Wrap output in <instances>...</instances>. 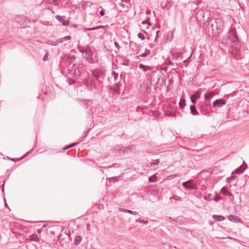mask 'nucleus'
Here are the masks:
<instances>
[{"label":"nucleus","instance_id":"48","mask_svg":"<svg viewBox=\"0 0 249 249\" xmlns=\"http://www.w3.org/2000/svg\"><path fill=\"white\" fill-rule=\"evenodd\" d=\"M42 231V229H38L37 230V232L38 233H40Z\"/></svg>","mask_w":249,"mask_h":249},{"label":"nucleus","instance_id":"8","mask_svg":"<svg viewBox=\"0 0 249 249\" xmlns=\"http://www.w3.org/2000/svg\"><path fill=\"white\" fill-rule=\"evenodd\" d=\"M193 181L190 179L187 181L184 182L182 183L183 187L188 188L189 189H196V186L195 184H192Z\"/></svg>","mask_w":249,"mask_h":249},{"label":"nucleus","instance_id":"40","mask_svg":"<svg viewBox=\"0 0 249 249\" xmlns=\"http://www.w3.org/2000/svg\"><path fill=\"white\" fill-rule=\"evenodd\" d=\"M196 99L195 98H194V97H191V102L193 104H195L196 103Z\"/></svg>","mask_w":249,"mask_h":249},{"label":"nucleus","instance_id":"11","mask_svg":"<svg viewBox=\"0 0 249 249\" xmlns=\"http://www.w3.org/2000/svg\"><path fill=\"white\" fill-rule=\"evenodd\" d=\"M221 192L224 196H232V194L231 192L228 191L224 187L221 189Z\"/></svg>","mask_w":249,"mask_h":249},{"label":"nucleus","instance_id":"28","mask_svg":"<svg viewBox=\"0 0 249 249\" xmlns=\"http://www.w3.org/2000/svg\"><path fill=\"white\" fill-rule=\"evenodd\" d=\"M118 181V178L117 177H111L109 178V181L110 182H117Z\"/></svg>","mask_w":249,"mask_h":249},{"label":"nucleus","instance_id":"31","mask_svg":"<svg viewBox=\"0 0 249 249\" xmlns=\"http://www.w3.org/2000/svg\"><path fill=\"white\" fill-rule=\"evenodd\" d=\"M192 97H194L196 99H198L200 97V93L197 92L196 94H194Z\"/></svg>","mask_w":249,"mask_h":249},{"label":"nucleus","instance_id":"20","mask_svg":"<svg viewBox=\"0 0 249 249\" xmlns=\"http://www.w3.org/2000/svg\"><path fill=\"white\" fill-rule=\"evenodd\" d=\"M76 57L74 55H68L67 57V61L70 63L74 61Z\"/></svg>","mask_w":249,"mask_h":249},{"label":"nucleus","instance_id":"49","mask_svg":"<svg viewBox=\"0 0 249 249\" xmlns=\"http://www.w3.org/2000/svg\"><path fill=\"white\" fill-rule=\"evenodd\" d=\"M159 32V31H156V36L155 40H156L157 38H158Z\"/></svg>","mask_w":249,"mask_h":249},{"label":"nucleus","instance_id":"34","mask_svg":"<svg viewBox=\"0 0 249 249\" xmlns=\"http://www.w3.org/2000/svg\"><path fill=\"white\" fill-rule=\"evenodd\" d=\"M159 163V160H153L151 162V164H158Z\"/></svg>","mask_w":249,"mask_h":249},{"label":"nucleus","instance_id":"29","mask_svg":"<svg viewBox=\"0 0 249 249\" xmlns=\"http://www.w3.org/2000/svg\"><path fill=\"white\" fill-rule=\"evenodd\" d=\"M74 74L76 75L80 76L81 74V72L79 68L76 69L74 71Z\"/></svg>","mask_w":249,"mask_h":249},{"label":"nucleus","instance_id":"21","mask_svg":"<svg viewBox=\"0 0 249 249\" xmlns=\"http://www.w3.org/2000/svg\"><path fill=\"white\" fill-rule=\"evenodd\" d=\"M82 238L79 236H76L74 239V244L76 245H78L81 241Z\"/></svg>","mask_w":249,"mask_h":249},{"label":"nucleus","instance_id":"33","mask_svg":"<svg viewBox=\"0 0 249 249\" xmlns=\"http://www.w3.org/2000/svg\"><path fill=\"white\" fill-rule=\"evenodd\" d=\"M139 38H141L142 40H144L145 37L142 33H139L138 35Z\"/></svg>","mask_w":249,"mask_h":249},{"label":"nucleus","instance_id":"46","mask_svg":"<svg viewBox=\"0 0 249 249\" xmlns=\"http://www.w3.org/2000/svg\"><path fill=\"white\" fill-rule=\"evenodd\" d=\"M204 98H205V99L207 100L209 98L208 97V94H207V93L205 94V95H204Z\"/></svg>","mask_w":249,"mask_h":249},{"label":"nucleus","instance_id":"37","mask_svg":"<svg viewBox=\"0 0 249 249\" xmlns=\"http://www.w3.org/2000/svg\"><path fill=\"white\" fill-rule=\"evenodd\" d=\"M213 200H214V201L215 202H217L219 200H220L221 199V198L219 196H215L214 197V198H213Z\"/></svg>","mask_w":249,"mask_h":249},{"label":"nucleus","instance_id":"36","mask_svg":"<svg viewBox=\"0 0 249 249\" xmlns=\"http://www.w3.org/2000/svg\"><path fill=\"white\" fill-rule=\"evenodd\" d=\"M207 94H208L209 98H213L215 95V94L213 92H209Z\"/></svg>","mask_w":249,"mask_h":249},{"label":"nucleus","instance_id":"13","mask_svg":"<svg viewBox=\"0 0 249 249\" xmlns=\"http://www.w3.org/2000/svg\"><path fill=\"white\" fill-rule=\"evenodd\" d=\"M191 112L193 115H198V113L197 111L196 107L194 105L190 106Z\"/></svg>","mask_w":249,"mask_h":249},{"label":"nucleus","instance_id":"14","mask_svg":"<svg viewBox=\"0 0 249 249\" xmlns=\"http://www.w3.org/2000/svg\"><path fill=\"white\" fill-rule=\"evenodd\" d=\"M121 211L123 212L124 213H127L131 214L133 215H137L138 214V212L136 211H132L131 210L124 209H121L120 210Z\"/></svg>","mask_w":249,"mask_h":249},{"label":"nucleus","instance_id":"16","mask_svg":"<svg viewBox=\"0 0 249 249\" xmlns=\"http://www.w3.org/2000/svg\"><path fill=\"white\" fill-rule=\"evenodd\" d=\"M92 102L90 101H89L84 103V107L87 109L89 108V109H90V108L92 107Z\"/></svg>","mask_w":249,"mask_h":249},{"label":"nucleus","instance_id":"18","mask_svg":"<svg viewBox=\"0 0 249 249\" xmlns=\"http://www.w3.org/2000/svg\"><path fill=\"white\" fill-rule=\"evenodd\" d=\"M30 241H37L38 240V237L36 234H33L29 236Z\"/></svg>","mask_w":249,"mask_h":249},{"label":"nucleus","instance_id":"3","mask_svg":"<svg viewBox=\"0 0 249 249\" xmlns=\"http://www.w3.org/2000/svg\"><path fill=\"white\" fill-rule=\"evenodd\" d=\"M229 40L233 43H236L238 41V38L236 35V30L235 29H230L229 32Z\"/></svg>","mask_w":249,"mask_h":249},{"label":"nucleus","instance_id":"27","mask_svg":"<svg viewBox=\"0 0 249 249\" xmlns=\"http://www.w3.org/2000/svg\"><path fill=\"white\" fill-rule=\"evenodd\" d=\"M103 28V26H97V27H93V28H89L87 29L88 31H94V30H98V29H99L100 28Z\"/></svg>","mask_w":249,"mask_h":249},{"label":"nucleus","instance_id":"26","mask_svg":"<svg viewBox=\"0 0 249 249\" xmlns=\"http://www.w3.org/2000/svg\"><path fill=\"white\" fill-rule=\"evenodd\" d=\"M47 43L52 46H57L58 45V43H57V40H56L55 42H53L49 40L47 41Z\"/></svg>","mask_w":249,"mask_h":249},{"label":"nucleus","instance_id":"53","mask_svg":"<svg viewBox=\"0 0 249 249\" xmlns=\"http://www.w3.org/2000/svg\"><path fill=\"white\" fill-rule=\"evenodd\" d=\"M115 149H116V150L118 149H119V147H116L115 148Z\"/></svg>","mask_w":249,"mask_h":249},{"label":"nucleus","instance_id":"5","mask_svg":"<svg viewBox=\"0 0 249 249\" xmlns=\"http://www.w3.org/2000/svg\"><path fill=\"white\" fill-rule=\"evenodd\" d=\"M93 52L91 49L89 47H87V59L89 63H95L96 62V60L93 56Z\"/></svg>","mask_w":249,"mask_h":249},{"label":"nucleus","instance_id":"2","mask_svg":"<svg viewBox=\"0 0 249 249\" xmlns=\"http://www.w3.org/2000/svg\"><path fill=\"white\" fill-rule=\"evenodd\" d=\"M118 9L121 12H125L128 11L131 7V4L129 0H121L118 2Z\"/></svg>","mask_w":249,"mask_h":249},{"label":"nucleus","instance_id":"54","mask_svg":"<svg viewBox=\"0 0 249 249\" xmlns=\"http://www.w3.org/2000/svg\"><path fill=\"white\" fill-rule=\"evenodd\" d=\"M157 27H158V28H160V25H158Z\"/></svg>","mask_w":249,"mask_h":249},{"label":"nucleus","instance_id":"52","mask_svg":"<svg viewBox=\"0 0 249 249\" xmlns=\"http://www.w3.org/2000/svg\"><path fill=\"white\" fill-rule=\"evenodd\" d=\"M63 25H65V26H67L68 25V24L65 23H63Z\"/></svg>","mask_w":249,"mask_h":249},{"label":"nucleus","instance_id":"30","mask_svg":"<svg viewBox=\"0 0 249 249\" xmlns=\"http://www.w3.org/2000/svg\"><path fill=\"white\" fill-rule=\"evenodd\" d=\"M148 180L150 182H155L156 181V180L155 179V176H153L152 177H150V178H149Z\"/></svg>","mask_w":249,"mask_h":249},{"label":"nucleus","instance_id":"19","mask_svg":"<svg viewBox=\"0 0 249 249\" xmlns=\"http://www.w3.org/2000/svg\"><path fill=\"white\" fill-rule=\"evenodd\" d=\"M150 53V50L146 49L145 50V52L140 54L139 55V57H146L148 55H149Z\"/></svg>","mask_w":249,"mask_h":249},{"label":"nucleus","instance_id":"24","mask_svg":"<svg viewBox=\"0 0 249 249\" xmlns=\"http://www.w3.org/2000/svg\"><path fill=\"white\" fill-rule=\"evenodd\" d=\"M112 75L113 76V77L114 78V81H116L118 78V73L115 72L114 71H112Z\"/></svg>","mask_w":249,"mask_h":249},{"label":"nucleus","instance_id":"17","mask_svg":"<svg viewBox=\"0 0 249 249\" xmlns=\"http://www.w3.org/2000/svg\"><path fill=\"white\" fill-rule=\"evenodd\" d=\"M245 169V168L243 167L242 165H241L240 167H239L235 170V173L236 174H242L244 172Z\"/></svg>","mask_w":249,"mask_h":249},{"label":"nucleus","instance_id":"47","mask_svg":"<svg viewBox=\"0 0 249 249\" xmlns=\"http://www.w3.org/2000/svg\"><path fill=\"white\" fill-rule=\"evenodd\" d=\"M231 180V177L227 178V179H226V180L228 182H230Z\"/></svg>","mask_w":249,"mask_h":249},{"label":"nucleus","instance_id":"38","mask_svg":"<svg viewBox=\"0 0 249 249\" xmlns=\"http://www.w3.org/2000/svg\"><path fill=\"white\" fill-rule=\"evenodd\" d=\"M48 53H46V54L43 56V60L44 61L47 60V59H48Z\"/></svg>","mask_w":249,"mask_h":249},{"label":"nucleus","instance_id":"32","mask_svg":"<svg viewBox=\"0 0 249 249\" xmlns=\"http://www.w3.org/2000/svg\"><path fill=\"white\" fill-rule=\"evenodd\" d=\"M136 221H139L140 223H143V224H145L148 223V221L147 220H142V219H141L137 220Z\"/></svg>","mask_w":249,"mask_h":249},{"label":"nucleus","instance_id":"1","mask_svg":"<svg viewBox=\"0 0 249 249\" xmlns=\"http://www.w3.org/2000/svg\"><path fill=\"white\" fill-rule=\"evenodd\" d=\"M223 29L224 22L221 18H213L209 21L206 31L209 36H214L221 33Z\"/></svg>","mask_w":249,"mask_h":249},{"label":"nucleus","instance_id":"9","mask_svg":"<svg viewBox=\"0 0 249 249\" xmlns=\"http://www.w3.org/2000/svg\"><path fill=\"white\" fill-rule=\"evenodd\" d=\"M228 219L230 221H232L234 223H241V219L237 216L234 215H230L228 216Z\"/></svg>","mask_w":249,"mask_h":249},{"label":"nucleus","instance_id":"45","mask_svg":"<svg viewBox=\"0 0 249 249\" xmlns=\"http://www.w3.org/2000/svg\"><path fill=\"white\" fill-rule=\"evenodd\" d=\"M145 14H146L147 15H150V14H151V11H150V10H147L146 11V13H145Z\"/></svg>","mask_w":249,"mask_h":249},{"label":"nucleus","instance_id":"42","mask_svg":"<svg viewBox=\"0 0 249 249\" xmlns=\"http://www.w3.org/2000/svg\"><path fill=\"white\" fill-rule=\"evenodd\" d=\"M142 24H148V25H151V24H150L149 22H148L147 21H146V20L143 21L142 22Z\"/></svg>","mask_w":249,"mask_h":249},{"label":"nucleus","instance_id":"43","mask_svg":"<svg viewBox=\"0 0 249 249\" xmlns=\"http://www.w3.org/2000/svg\"><path fill=\"white\" fill-rule=\"evenodd\" d=\"M114 45H115V47H116L118 49H119V48H120V46H119V44L117 42H115V43H114Z\"/></svg>","mask_w":249,"mask_h":249},{"label":"nucleus","instance_id":"12","mask_svg":"<svg viewBox=\"0 0 249 249\" xmlns=\"http://www.w3.org/2000/svg\"><path fill=\"white\" fill-rule=\"evenodd\" d=\"M139 67L140 69H142L144 71H147L148 70H151L152 69V67H151L148 66H145V65H144L142 64H140L139 65Z\"/></svg>","mask_w":249,"mask_h":249},{"label":"nucleus","instance_id":"22","mask_svg":"<svg viewBox=\"0 0 249 249\" xmlns=\"http://www.w3.org/2000/svg\"><path fill=\"white\" fill-rule=\"evenodd\" d=\"M179 106L180 108H184L185 106V100L184 99H181L179 103Z\"/></svg>","mask_w":249,"mask_h":249},{"label":"nucleus","instance_id":"39","mask_svg":"<svg viewBox=\"0 0 249 249\" xmlns=\"http://www.w3.org/2000/svg\"><path fill=\"white\" fill-rule=\"evenodd\" d=\"M79 51L80 53H85L86 54L87 53V49H85V50H84V49H80V50H79Z\"/></svg>","mask_w":249,"mask_h":249},{"label":"nucleus","instance_id":"7","mask_svg":"<svg viewBox=\"0 0 249 249\" xmlns=\"http://www.w3.org/2000/svg\"><path fill=\"white\" fill-rule=\"evenodd\" d=\"M205 11L203 9H199L196 14V18L198 21H202L204 18Z\"/></svg>","mask_w":249,"mask_h":249},{"label":"nucleus","instance_id":"55","mask_svg":"<svg viewBox=\"0 0 249 249\" xmlns=\"http://www.w3.org/2000/svg\"><path fill=\"white\" fill-rule=\"evenodd\" d=\"M2 191H4V187H2Z\"/></svg>","mask_w":249,"mask_h":249},{"label":"nucleus","instance_id":"35","mask_svg":"<svg viewBox=\"0 0 249 249\" xmlns=\"http://www.w3.org/2000/svg\"><path fill=\"white\" fill-rule=\"evenodd\" d=\"M172 198H173L176 200H181V198L178 196L170 197V199H171Z\"/></svg>","mask_w":249,"mask_h":249},{"label":"nucleus","instance_id":"41","mask_svg":"<svg viewBox=\"0 0 249 249\" xmlns=\"http://www.w3.org/2000/svg\"><path fill=\"white\" fill-rule=\"evenodd\" d=\"M151 88L149 86L147 85L146 86V91L148 93L150 91Z\"/></svg>","mask_w":249,"mask_h":249},{"label":"nucleus","instance_id":"50","mask_svg":"<svg viewBox=\"0 0 249 249\" xmlns=\"http://www.w3.org/2000/svg\"><path fill=\"white\" fill-rule=\"evenodd\" d=\"M231 177V180H233V179H235V178H236V177H235V176H231V177Z\"/></svg>","mask_w":249,"mask_h":249},{"label":"nucleus","instance_id":"25","mask_svg":"<svg viewBox=\"0 0 249 249\" xmlns=\"http://www.w3.org/2000/svg\"><path fill=\"white\" fill-rule=\"evenodd\" d=\"M133 148V147L132 146L130 145V146H128V148H126V151H124V150H123V152L124 153H126L128 154V153H129V152H131V151H132V150H131V149H132Z\"/></svg>","mask_w":249,"mask_h":249},{"label":"nucleus","instance_id":"4","mask_svg":"<svg viewBox=\"0 0 249 249\" xmlns=\"http://www.w3.org/2000/svg\"><path fill=\"white\" fill-rule=\"evenodd\" d=\"M92 75L95 78L96 80H98L99 82L102 83L100 80V78L103 79V75L104 74L103 71L100 69H94L91 71Z\"/></svg>","mask_w":249,"mask_h":249},{"label":"nucleus","instance_id":"10","mask_svg":"<svg viewBox=\"0 0 249 249\" xmlns=\"http://www.w3.org/2000/svg\"><path fill=\"white\" fill-rule=\"evenodd\" d=\"M71 36H66L64 37H62V38H59L57 40V43H58V44L59 43H62L65 41H67V40H69L71 39Z\"/></svg>","mask_w":249,"mask_h":249},{"label":"nucleus","instance_id":"51","mask_svg":"<svg viewBox=\"0 0 249 249\" xmlns=\"http://www.w3.org/2000/svg\"><path fill=\"white\" fill-rule=\"evenodd\" d=\"M5 206L6 207L8 208L10 210V208H9L8 205L7 204L5 200Z\"/></svg>","mask_w":249,"mask_h":249},{"label":"nucleus","instance_id":"23","mask_svg":"<svg viewBox=\"0 0 249 249\" xmlns=\"http://www.w3.org/2000/svg\"><path fill=\"white\" fill-rule=\"evenodd\" d=\"M77 144H78L77 142L73 143L72 144H70V145H69L68 146H66L64 147L63 149V150H67V149H69L70 148H71L72 147L75 146Z\"/></svg>","mask_w":249,"mask_h":249},{"label":"nucleus","instance_id":"15","mask_svg":"<svg viewBox=\"0 0 249 249\" xmlns=\"http://www.w3.org/2000/svg\"><path fill=\"white\" fill-rule=\"evenodd\" d=\"M213 217L214 220L218 221H223L225 219L224 217L222 215H213Z\"/></svg>","mask_w":249,"mask_h":249},{"label":"nucleus","instance_id":"6","mask_svg":"<svg viewBox=\"0 0 249 249\" xmlns=\"http://www.w3.org/2000/svg\"><path fill=\"white\" fill-rule=\"evenodd\" d=\"M226 103V101L223 100L222 99H217L214 101L213 103V107L214 108L221 107L223 106H224Z\"/></svg>","mask_w":249,"mask_h":249},{"label":"nucleus","instance_id":"44","mask_svg":"<svg viewBox=\"0 0 249 249\" xmlns=\"http://www.w3.org/2000/svg\"><path fill=\"white\" fill-rule=\"evenodd\" d=\"M105 12H104V10H102L100 12V14L101 16H103L104 15H105Z\"/></svg>","mask_w":249,"mask_h":249}]
</instances>
